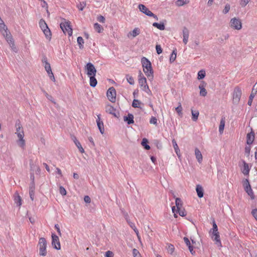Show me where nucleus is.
Masks as SVG:
<instances>
[{
    "label": "nucleus",
    "mask_w": 257,
    "mask_h": 257,
    "mask_svg": "<svg viewBox=\"0 0 257 257\" xmlns=\"http://www.w3.org/2000/svg\"><path fill=\"white\" fill-rule=\"evenodd\" d=\"M143 70L145 74L149 78H153V70L151 62L147 58L143 57L141 59Z\"/></svg>",
    "instance_id": "7ed1b4c3"
},
{
    "label": "nucleus",
    "mask_w": 257,
    "mask_h": 257,
    "mask_svg": "<svg viewBox=\"0 0 257 257\" xmlns=\"http://www.w3.org/2000/svg\"><path fill=\"white\" fill-rule=\"evenodd\" d=\"M245 154L248 156L250 154V146H246L245 148Z\"/></svg>",
    "instance_id": "052dcab7"
},
{
    "label": "nucleus",
    "mask_w": 257,
    "mask_h": 257,
    "mask_svg": "<svg viewBox=\"0 0 257 257\" xmlns=\"http://www.w3.org/2000/svg\"><path fill=\"white\" fill-rule=\"evenodd\" d=\"M138 8L141 12L148 16L150 17V16H153V13L151 11H150L149 9L147 8L145 5L143 4H140L138 6Z\"/></svg>",
    "instance_id": "ddd939ff"
},
{
    "label": "nucleus",
    "mask_w": 257,
    "mask_h": 257,
    "mask_svg": "<svg viewBox=\"0 0 257 257\" xmlns=\"http://www.w3.org/2000/svg\"><path fill=\"white\" fill-rule=\"evenodd\" d=\"M14 201L17 204V206H20L22 205V199L21 196L19 195L18 193L16 192L14 195Z\"/></svg>",
    "instance_id": "4be33fe9"
},
{
    "label": "nucleus",
    "mask_w": 257,
    "mask_h": 257,
    "mask_svg": "<svg viewBox=\"0 0 257 257\" xmlns=\"http://www.w3.org/2000/svg\"><path fill=\"white\" fill-rule=\"evenodd\" d=\"M242 94L241 89L239 87H235L234 88L233 93V102L234 104H238L240 101V97Z\"/></svg>",
    "instance_id": "0eeeda50"
},
{
    "label": "nucleus",
    "mask_w": 257,
    "mask_h": 257,
    "mask_svg": "<svg viewBox=\"0 0 257 257\" xmlns=\"http://www.w3.org/2000/svg\"><path fill=\"white\" fill-rule=\"evenodd\" d=\"M175 110L179 116H182V107L180 103H179V106L175 108Z\"/></svg>",
    "instance_id": "37998d69"
},
{
    "label": "nucleus",
    "mask_w": 257,
    "mask_h": 257,
    "mask_svg": "<svg viewBox=\"0 0 257 257\" xmlns=\"http://www.w3.org/2000/svg\"><path fill=\"white\" fill-rule=\"evenodd\" d=\"M72 139L76 147H77V148L79 149L80 152L81 153H83L84 152V150L81 146V145L80 143L79 142V141L77 140V139L75 136H73L72 137Z\"/></svg>",
    "instance_id": "6ab92c4d"
},
{
    "label": "nucleus",
    "mask_w": 257,
    "mask_h": 257,
    "mask_svg": "<svg viewBox=\"0 0 257 257\" xmlns=\"http://www.w3.org/2000/svg\"><path fill=\"white\" fill-rule=\"evenodd\" d=\"M247 194L250 197L251 199H254V196L253 195V192L252 189H250L248 192H246Z\"/></svg>",
    "instance_id": "680f3d73"
},
{
    "label": "nucleus",
    "mask_w": 257,
    "mask_h": 257,
    "mask_svg": "<svg viewBox=\"0 0 257 257\" xmlns=\"http://www.w3.org/2000/svg\"><path fill=\"white\" fill-rule=\"evenodd\" d=\"M106 95L108 100L111 102L116 100V90L113 87H110L107 91Z\"/></svg>",
    "instance_id": "1a4fd4ad"
},
{
    "label": "nucleus",
    "mask_w": 257,
    "mask_h": 257,
    "mask_svg": "<svg viewBox=\"0 0 257 257\" xmlns=\"http://www.w3.org/2000/svg\"><path fill=\"white\" fill-rule=\"evenodd\" d=\"M96 123L100 133L103 134L104 133V125L103 121L100 120V114L97 115Z\"/></svg>",
    "instance_id": "2eb2a0df"
},
{
    "label": "nucleus",
    "mask_w": 257,
    "mask_h": 257,
    "mask_svg": "<svg viewBox=\"0 0 257 257\" xmlns=\"http://www.w3.org/2000/svg\"><path fill=\"white\" fill-rule=\"evenodd\" d=\"M52 245L53 247L57 250L61 249L59 237L54 233L52 234Z\"/></svg>",
    "instance_id": "9b49d317"
},
{
    "label": "nucleus",
    "mask_w": 257,
    "mask_h": 257,
    "mask_svg": "<svg viewBox=\"0 0 257 257\" xmlns=\"http://www.w3.org/2000/svg\"><path fill=\"white\" fill-rule=\"evenodd\" d=\"M150 123L157 125V119L154 116H152L150 120Z\"/></svg>",
    "instance_id": "864d4df0"
},
{
    "label": "nucleus",
    "mask_w": 257,
    "mask_h": 257,
    "mask_svg": "<svg viewBox=\"0 0 257 257\" xmlns=\"http://www.w3.org/2000/svg\"><path fill=\"white\" fill-rule=\"evenodd\" d=\"M177 56V50L176 49H174L170 57V62L171 63H173L176 59Z\"/></svg>",
    "instance_id": "7c9ffc66"
},
{
    "label": "nucleus",
    "mask_w": 257,
    "mask_h": 257,
    "mask_svg": "<svg viewBox=\"0 0 257 257\" xmlns=\"http://www.w3.org/2000/svg\"><path fill=\"white\" fill-rule=\"evenodd\" d=\"M156 50L158 54H160L162 53L163 50L160 45H157L156 46Z\"/></svg>",
    "instance_id": "3c124183"
},
{
    "label": "nucleus",
    "mask_w": 257,
    "mask_h": 257,
    "mask_svg": "<svg viewBox=\"0 0 257 257\" xmlns=\"http://www.w3.org/2000/svg\"><path fill=\"white\" fill-rule=\"evenodd\" d=\"M94 28L99 33L103 30L102 27L97 23L94 24Z\"/></svg>",
    "instance_id": "473e14b6"
},
{
    "label": "nucleus",
    "mask_w": 257,
    "mask_h": 257,
    "mask_svg": "<svg viewBox=\"0 0 257 257\" xmlns=\"http://www.w3.org/2000/svg\"><path fill=\"white\" fill-rule=\"evenodd\" d=\"M90 78V85L92 87H95L97 84V81L95 78V76H89Z\"/></svg>",
    "instance_id": "a878e982"
},
{
    "label": "nucleus",
    "mask_w": 257,
    "mask_h": 257,
    "mask_svg": "<svg viewBox=\"0 0 257 257\" xmlns=\"http://www.w3.org/2000/svg\"><path fill=\"white\" fill-rule=\"evenodd\" d=\"M250 0H240V5L242 7H244L248 3Z\"/></svg>",
    "instance_id": "5fc2aeb1"
},
{
    "label": "nucleus",
    "mask_w": 257,
    "mask_h": 257,
    "mask_svg": "<svg viewBox=\"0 0 257 257\" xmlns=\"http://www.w3.org/2000/svg\"><path fill=\"white\" fill-rule=\"evenodd\" d=\"M105 257H113V253L110 250H108L105 253Z\"/></svg>",
    "instance_id": "6e6d98bb"
},
{
    "label": "nucleus",
    "mask_w": 257,
    "mask_h": 257,
    "mask_svg": "<svg viewBox=\"0 0 257 257\" xmlns=\"http://www.w3.org/2000/svg\"><path fill=\"white\" fill-rule=\"evenodd\" d=\"M251 214L257 221V209H252L251 211Z\"/></svg>",
    "instance_id": "13d9d810"
},
{
    "label": "nucleus",
    "mask_w": 257,
    "mask_h": 257,
    "mask_svg": "<svg viewBox=\"0 0 257 257\" xmlns=\"http://www.w3.org/2000/svg\"><path fill=\"white\" fill-rule=\"evenodd\" d=\"M154 143L158 149H161L162 148V143L159 140H155L154 141Z\"/></svg>",
    "instance_id": "a18cd8bd"
},
{
    "label": "nucleus",
    "mask_w": 257,
    "mask_h": 257,
    "mask_svg": "<svg viewBox=\"0 0 257 257\" xmlns=\"http://www.w3.org/2000/svg\"><path fill=\"white\" fill-rule=\"evenodd\" d=\"M167 249L169 253L172 254L174 251L175 247L173 244H170V243H168L167 246Z\"/></svg>",
    "instance_id": "72a5a7b5"
},
{
    "label": "nucleus",
    "mask_w": 257,
    "mask_h": 257,
    "mask_svg": "<svg viewBox=\"0 0 257 257\" xmlns=\"http://www.w3.org/2000/svg\"><path fill=\"white\" fill-rule=\"evenodd\" d=\"M177 213H178L182 217L186 216L187 214L185 209H181V208L179 209V210H177Z\"/></svg>",
    "instance_id": "de8ad7c7"
},
{
    "label": "nucleus",
    "mask_w": 257,
    "mask_h": 257,
    "mask_svg": "<svg viewBox=\"0 0 257 257\" xmlns=\"http://www.w3.org/2000/svg\"><path fill=\"white\" fill-rule=\"evenodd\" d=\"M255 92L253 93V90L252 91L248 100L247 104L248 105H251L252 102V100L255 96Z\"/></svg>",
    "instance_id": "79ce46f5"
},
{
    "label": "nucleus",
    "mask_w": 257,
    "mask_h": 257,
    "mask_svg": "<svg viewBox=\"0 0 257 257\" xmlns=\"http://www.w3.org/2000/svg\"><path fill=\"white\" fill-rule=\"evenodd\" d=\"M42 63L43 64H45V65L46 64V63H49L48 62L47 58V57L45 55H43V58H42Z\"/></svg>",
    "instance_id": "69168bd1"
},
{
    "label": "nucleus",
    "mask_w": 257,
    "mask_h": 257,
    "mask_svg": "<svg viewBox=\"0 0 257 257\" xmlns=\"http://www.w3.org/2000/svg\"><path fill=\"white\" fill-rule=\"evenodd\" d=\"M59 191H60V194L63 196L66 195V193H67L65 189L62 186L60 187Z\"/></svg>",
    "instance_id": "603ef678"
},
{
    "label": "nucleus",
    "mask_w": 257,
    "mask_h": 257,
    "mask_svg": "<svg viewBox=\"0 0 257 257\" xmlns=\"http://www.w3.org/2000/svg\"><path fill=\"white\" fill-rule=\"evenodd\" d=\"M139 83L140 87L142 88V89L147 93L148 94L151 95L152 92L149 89L148 85L147 83V79L143 76V74L141 71L139 72Z\"/></svg>",
    "instance_id": "20e7f679"
},
{
    "label": "nucleus",
    "mask_w": 257,
    "mask_h": 257,
    "mask_svg": "<svg viewBox=\"0 0 257 257\" xmlns=\"http://www.w3.org/2000/svg\"><path fill=\"white\" fill-rule=\"evenodd\" d=\"M191 112H192V119L193 121H196L197 120L198 117L199 112L198 111H194L192 109L191 110Z\"/></svg>",
    "instance_id": "4c0bfd02"
},
{
    "label": "nucleus",
    "mask_w": 257,
    "mask_h": 257,
    "mask_svg": "<svg viewBox=\"0 0 257 257\" xmlns=\"http://www.w3.org/2000/svg\"><path fill=\"white\" fill-rule=\"evenodd\" d=\"M141 103V102L138 100L134 99L133 103H132V106L134 108H141L140 104Z\"/></svg>",
    "instance_id": "c9c22d12"
},
{
    "label": "nucleus",
    "mask_w": 257,
    "mask_h": 257,
    "mask_svg": "<svg viewBox=\"0 0 257 257\" xmlns=\"http://www.w3.org/2000/svg\"><path fill=\"white\" fill-rule=\"evenodd\" d=\"M189 36V32L186 27H184L183 29V42L185 44H186L188 41Z\"/></svg>",
    "instance_id": "dca6fc26"
},
{
    "label": "nucleus",
    "mask_w": 257,
    "mask_h": 257,
    "mask_svg": "<svg viewBox=\"0 0 257 257\" xmlns=\"http://www.w3.org/2000/svg\"><path fill=\"white\" fill-rule=\"evenodd\" d=\"M39 25L40 27L41 28L42 31L46 29H48V28L47 24L46 23L45 21L42 19L40 20Z\"/></svg>",
    "instance_id": "c85d7f7f"
},
{
    "label": "nucleus",
    "mask_w": 257,
    "mask_h": 257,
    "mask_svg": "<svg viewBox=\"0 0 257 257\" xmlns=\"http://www.w3.org/2000/svg\"><path fill=\"white\" fill-rule=\"evenodd\" d=\"M4 31V33H6V32H8V28L6 26V25L5 24L4 22H3L0 23V31Z\"/></svg>",
    "instance_id": "c03bdc74"
},
{
    "label": "nucleus",
    "mask_w": 257,
    "mask_h": 257,
    "mask_svg": "<svg viewBox=\"0 0 257 257\" xmlns=\"http://www.w3.org/2000/svg\"><path fill=\"white\" fill-rule=\"evenodd\" d=\"M140 33V30L139 28H135L132 32H130V34L133 37H135L139 35Z\"/></svg>",
    "instance_id": "e433bc0d"
},
{
    "label": "nucleus",
    "mask_w": 257,
    "mask_h": 257,
    "mask_svg": "<svg viewBox=\"0 0 257 257\" xmlns=\"http://www.w3.org/2000/svg\"><path fill=\"white\" fill-rule=\"evenodd\" d=\"M188 3L189 1H186V0H178L176 2V5L178 6H182Z\"/></svg>",
    "instance_id": "49530a36"
},
{
    "label": "nucleus",
    "mask_w": 257,
    "mask_h": 257,
    "mask_svg": "<svg viewBox=\"0 0 257 257\" xmlns=\"http://www.w3.org/2000/svg\"><path fill=\"white\" fill-rule=\"evenodd\" d=\"M3 35L10 45H13L14 41L10 33L8 31L6 32V33H3Z\"/></svg>",
    "instance_id": "a211bd4d"
},
{
    "label": "nucleus",
    "mask_w": 257,
    "mask_h": 257,
    "mask_svg": "<svg viewBox=\"0 0 257 257\" xmlns=\"http://www.w3.org/2000/svg\"><path fill=\"white\" fill-rule=\"evenodd\" d=\"M205 76V72L204 70H201L198 73V79L199 80L203 79Z\"/></svg>",
    "instance_id": "a19ab883"
},
{
    "label": "nucleus",
    "mask_w": 257,
    "mask_h": 257,
    "mask_svg": "<svg viewBox=\"0 0 257 257\" xmlns=\"http://www.w3.org/2000/svg\"><path fill=\"white\" fill-rule=\"evenodd\" d=\"M106 111L107 113L112 114L114 117L117 118H118L119 115V112L116 110V109L115 108H114L111 105H108L106 107Z\"/></svg>",
    "instance_id": "f8f14e48"
},
{
    "label": "nucleus",
    "mask_w": 257,
    "mask_h": 257,
    "mask_svg": "<svg viewBox=\"0 0 257 257\" xmlns=\"http://www.w3.org/2000/svg\"><path fill=\"white\" fill-rule=\"evenodd\" d=\"M124 121L126 122L128 124L134 123V115L132 113H128L127 116H124L123 117Z\"/></svg>",
    "instance_id": "aec40b11"
},
{
    "label": "nucleus",
    "mask_w": 257,
    "mask_h": 257,
    "mask_svg": "<svg viewBox=\"0 0 257 257\" xmlns=\"http://www.w3.org/2000/svg\"><path fill=\"white\" fill-rule=\"evenodd\" d=\"M125 77H126V80H127V82L130 84H131V85L134 84L135 81H134V78L132 76H130L128 74H126Z\"/></svg>",
    "instance_id": "ea45409f"
},
{
    "label": "nucleus",
    "mask_w": 257,
    "mask_h": 257,
    "mask_svg": "<svg viewBox=\"0 0 257 257\" xmlns=\"http://www.w3.org/2000/svg\"><path fill=\"white\" fill-rule=\"evenodd\" d=\"M254 140V133L252 128L251 132L247 134L246 136V144L250 145L252 144Z\"/></svg>",
    "instance_id": "4468645a"
},
{
    "label": "nucleus",
    "mask_w": 257,
    "mask_h": 257,
    "mask_svg": "<svg viewBox=\"0 0 257 257\" xmlns=\"http://www.w3.org/2000/svg\"><path fill=\"white\" fill-rule=\"evenodd\" d=\"M97 20L101 23H104L105 22V18L102 16H100L98 17Z\"/></svg>",
    "instance_id": "774afa93"
},
{
    "label": "nucleus",
    "mask_w": 257,
    "mask_h": 257,
    "mask_svg": "<svg viewBox=\"0 0 257 257\" xmlns=\"http://www.w3.org/2000/svg\"><path fill=\"white\" fill-rule=\"evenodd\" d=\"M43 32L45 34L46 38L49 40H50L51 39L52 34L50 29L48 28V29L43 30Z\"/></svg>",
    "instance_id": "cd10ccee"
},
{
    "label": "nucleus",
    "mask_w": 257,
    "mask_h": 257,
    "mask_svg": "<svg viewBox=\"0 0 257 257\" xmlns=\"http://www.w3.org/2000/svg\"><path fill=\"white\" fill-rule=\"evenodd\" d=\"M212 228L209 231V234L215 244L218 246H221V242L220 239L219 233L218 231V227L215 222L214 218L212 219Z\"/></svg>",
    "instance_id": "f257e3e1"
},
{
    "label": "nucleus",
    "mask_w": 257,
    "mask_h": 257,
    "mask_svg": "<svg viewBox=\"0 0 257 257\" xmlns=\"http://www.w3.org/2000/svg\"><path fill=\"white\" fill-rule=\"evenodd\" d=\"M172 144L174 147V150H179V147L177 145V142L175 139L172 140Z\"/></svg>",
    "instance_id": "4d7b16f0"
},
{
    "label": "nucleus",
    "mask_w": 257,
    "mask_h": 257,
    "mask_svg": "<svg viewBox=\"0 0 257 257\" xmlns=\"http://www.w3.org/2000/svg\"><path fill=\"white\" fill-rule=\"evenodd\" d=\"M29 191H35V183L34 182H31L29 187Z\"/></svg>",
    "instance_id": "338daca9"
},
{
    "label": "nucleus",
    "mask_w": 257,
    "mask_h": 257,
    "mask_svg": "<svg viewBox=\"0 0 257 257\" xmlns=\"http://www.w3.org/2000/svg\"><path fill=\"white\" fill-rule=\"evenodd\" d=\"M176 206L177 210H179L182 206V201L180 198H176L175 201Z\"/></svg>",
    "instance_id": "2f4dec72"
},
{
    "label": "nucleus",
    "mask_w": 257,
    "mask_h": 257,
    "mask_svg": "<svg viewBox=\"0 0 257 257\" xmlns=\"http://www.w3.org/2000/svg\"><path fill=\"white\" fill-rule=\"evenodd\" d=\"M86 5V4L85 2H80L79 4H77V8L79 9V11H82L83 10Z\"/></svg>",
    "instance_id": "58836bf2"
},
{
    "label": "nucleus",
    "mask_w": 257,
    "mask_h": 257,
    "mask_svg": "<svg viewBox=\"0 0 257 257\" xmlns=\"http://www.w3.org/2000/svg\"><path fill=\"white\" fill-rule=\"evenodd\" d=\"M183 239L187 246L191 245L190 240L187 237H184Z\"/></svg>",
    "instance_id": "0e129e2a"
},
{
    "label": "nucleus",
    "mask_w": 257,
    "mask_h": 257,
    "mask_svg": "<svg viewBox=\"0 0 257 257\" xmlns=\"http://www.w3.org/2000/svg\"><path fill=\"white\" fill-rule=\"evenodd\" d=\"M225 123V118L224 116L221 117L220 120V124L219 126V132L220 134H222L223 132Z\"/></svg>",
    "instance_id": "5701e85b"
},
{
    "label": "nucleus",
    "mask_w": 257,
    "mask_h": 257,
    "mask_svg": "<svg viewBox=\"0 0 257 257\" xmlns=\"http://www.w3.org/2000/svg\"><path fill=\"white\" fill-rule=\"evenodd\" d=\"M85 68L87 70V75L88 76H96L97 71L92 63L90 62L87 63Z\"/></svg>",
    "instance_id": "9d476101"
},
{
    "label": "nucleus",
    "mask_w": 257,
    "mask_h": 257,
    "mask_svg": "<svg viewBox=\"0 0 257 257\" xmlns=\"http://www.w3.org/2000/svg\"><path fill=\"white\" fill-rule=\"evenodd\" d=\"M153 26L160 30H164L165 29V25L163 22H160V23L155 22L153 24Z\"/></svg>",
    "instance_id": "393cba45"
},
{
    "label": "nucleus",
    "mask_w": 257,
    "mask_h": 257,
    "mask_svg": "<svg viewBox=\"0 0 257 257\" xmlns=\"http://www.w3.org/2000/svg\"><path fill=\"white\" fill-rule=\"evenodd\" d=\"M133 253L134 257H141L139 251L136 248L133 249Z\"/></svg>",
    "instance_id": "8fccbe9b"
},
{
    "label": "nucleus",
    "mask_w": 257,
    "mask_h": 257,
    "mask_svg": "<svg viewBox=\"0 0 257 257\" xmlns=\"http://www.w3.org/2000/svg\"><path fill=\"white\" fill-rule=\"evenodd\" d=\"M230 27L235 30H239L242 28V23L238 18H233L230 20Z\"/></svg>",
    "instance_id": "6e6552de"
},
{
    "label": "nucleus",
    "mask_w": 257,
    "mask_h": 257,
    "mask_svg": "<svg viewBox=\"0 0 257 257\" xmlns=\"http://www.w3.org/2000/svg\"><path fill=\"white\" fill-rule=\"evenodd\" d=\"M195 155L198 162L201 163L202 161V155L198 148H196L195 150Z\"/></svg>",
    "instance_id": "b1692460"
},
{
    "label": "nucleus",
    "mask_w": 257,
    "mask_h": 257,
    "mask_svg": "<svg viewBox=\"0 0 257 257\" xmlns=\"http://www.w3.org/2000/svg\"><path fill=\"white\" fill-rule=\"evenodd\" d=\"M242 163L243 167L241 169V172L244 175H248L250 171L248 164L244 161H242Z\"/></svg>",
    "instance_id": "f3484780"
},
{
    "label": "nucleus",
    "mask_w": 257,
    "mask_h": 257,
    "mask_svg": "<svg viewBox=\"0 0 257 257\" xmlns=\"http://www.w3.org/2000/svg\"><path fill=\"white\" fill-rule=\"evenodd\" d=\"M199 88L200 90V95L202 96H205L207 95V91L203 85H200Z\"/></svg>",
    "instance_id": "c756f323"
},
{
    "label": "nucleus",
    "mask_w": 257,
    "mask_h": 257,
    "mask_svg": "<svg viewBox=\"0 0 257 257\" xmlns=\"http://www.w3.org/2000/svg\"><path fill=\"white\" fill-rule=\"evenodd\" d=\"M40 255L46 256L47 254L46 245L47 241L44 237H41L39 241Z\"/></svg>",
    "instance_id": "423d86ee"
},
{
    "label": "nucleus",
    "mask_w": 257,
    "mask_h": 257,
    "mask_svg": "<svg viewBox=\"0 0 257 257\" xmlns=\"http://www.w3.org/2000/svg\"><path fill=\"white\" fill-rule=\"evenodd\" d=\"M230 5L228 4H227L225 5V7H224V9L223 10V12H222L224 14H226L227 13H228V12H229V11L230 10Z\"/></svg>",
    "instance_id": "09e8293b"
},
{
    "label": "nucleus",
    "mask_w": 257,
    "mask_h": 257,
    "mask_svg": "<svg viewBox=\"0 0 257 257\" xmlns=\"http://www.w3.org/2000/svg\"><path fill=\"white\" fill-rule=\"evenodd\" d=\"M55 228L56 229L58 234L60 236H61V233L60 227L58 224H56L55 225Z\"/></svg>",
    "instance_id": "e2e57ef3"
},
{
    "label": "nucleus",
    "mask_w": 257,
    "mask_h": 257,
    "mask_svg": "<svg viewBox=\"0 0 257 257\" xmlns=\"http://www.w3.org/2000/svg\"><path fill=\"white\" fill-rule=\"evenodd\" d=\"M15 126L16 127V132L19 140L17 141L19 146L22 148H24L25 146V141L24 140V133L19 119L16 120Z\"/></svg>",
    "instance_id": "f03ea898"
},
{
    "label": "nucleus",
    "mask_w": 257,
    "mask_h": 257,
    "mask_svg": "<svg viewBox=\"0 0 257 257\" xmlns=\"http://www.w3.org/2000/svg\"><path fill=\"white\" fill-rule=\"evenodd\" d=\"M148 140L146 138H144L141 142L142 145L144 147V149L146 150L150 149V146L148 144Z\"/></svg>",
    "instance_id": "bb28decb"
},
{
    "label": "nucleus",
    "mask_w": 257,
    "mask_h": 257,
    "mask_svg": "<svg viewBox=\"0 0 257 257\" xmlns=\"http://www.w3.org/2000/svg\"><path fill=\"white\" fill-rule=\"evenodd\" d=\"M77 43L79 45V48L82 49L83 48L84 40L82 37L79 36L77 38Z\"/></svg>",
    "instance_id": "f704fd0d"
},
{
    "label": "nucleus",
    "mask_w": 257,
    "mask_h": 257,
    "mask_svg": "<svg viewBox=\"0 0 257 257\" xmlns=\"http://www.w3.org/2000/svg\"><path fill=\"white\" fill-rule=\"evenodd\" d=\"M64 22L60 23V28L65 34L67 33L68 35L71 36L72 35V29L70 26V22L66 21L65 19H64Z\"/></svg>",
    "instance_id": "39448f33"
},
{
    "label": "nucleus",
    "mask_w": 257,
    "mask_h": 257,
    "mask_svg": "<svg viewBox=\"0 0 257 257\" xmlns=\"http://www.w3.org/2000/svg\"><path fill=\"white\" fill-rule=\"evenodd\" d=\"M196 191L197 194V196L199 198H201L203 197L204 195V190L203 187L199 184L196 185Z\"/></svg>",
    "instance_id": "412c9836"
},
{
    "label": "nucleus",
    "mask_w": 257,
    "mask_h": 257,
    "mask_svg": "<svg viewBox=\"0 0 257 257\" xmlns=\"http://www.w3.org/2000/svg\"><path fill=\"white\" fill-rule=\"evenodd\" d=\"M250 184H249V181L248 179H245L244 181V183H243V186H244V188L245 187H248L249 188H250Z\"/></svg>",
    "instance_id": "bf43d9fd"
}]
</instances>
